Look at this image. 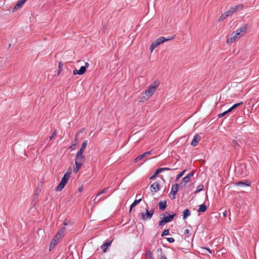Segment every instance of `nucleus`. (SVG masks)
Masks as SVG:
<instances>
[{
  "instance_id": "19",
  "label": "nucleus",
  "mask_w": 259,
  "mask_h": 259,
  "mask_svg": "<svg viewBox=\"0 0 259 259\" xmlns=\"http://www.w3.org/2000/svg\"><path fill=\"white\" fill-rule=\"evenodd\" d=\"M138 195H137L136 196V199L135 200V201L132 203V204L130 206V210H129V213H130L132 209L136 206L138 204H139L142 200V199L141 198H139L138 199H137L138 198Z\"/></svg>"
},
{
  "instance_id": "32",
  "label": "nucleus",
  "mask_w": 259,
  "mask_h": 259,
  "mask_svg": "<svg viewBox=\"0 0 259 259\" xmlns=\"http://www.w3.org/2000/svg\"><path fill=\"white\" fill-rule=\"evenodd\" d=\"M145 255L147 257V259H154L153 257V253L150 250L146 251Z\"/></svg>"
},
{
  "instance_id": "49",
  "label": "nucleus",
  "mask_w": 259,
  "mask_h": 259,
  "mask_svg": "<svg viewBox=\"0 0 259 259\" xmlns=\"http://www.w3.org/2000/svg\"><path fill=\"white\" fill-rule=\"evenodd\" d=\"M77 135H78V133H76V134L75 135V138H74V143H76V142L77 141Z\"/></svg>"
},
{
  "instance_id": "55",
  "label": "nucleus",
  "mask_w": 259,
  "mask_h": 259,
  "mask_svg": "<svg viewBox=\"0 0 259 259\" xmlns=\"http://www.w3.org/2000/svg\"><path fill=\"white\" fill-rule=\"evenodd\" d=\"M61 71H62L61 70L58 69V72H57V74L59 75L61 73Z\"/></svg>"
},
{
  "instance_id": "27",
  "label": "nucleus",
  "mask_w": 259,
  "mask_h": 259,
  "mask_svg": "<svg viewBox=\"0 0 259 259\" xmlns=\"http://www.w3.org/2000/svg\"><path fill=\"white\" fill-rule=\"evenodd\" d=\"M191 215V211L189 209H186L183 212V219H186L188 217Z\"/></svg>"
},
{
  "instance_id": "17",
  "label": "nucleus",
  "mask_w": 259,
  "mask_h": 259,
  "mask_svg": "<svg viewBox=\"0 0 259 259\" xmlns=\"http://www.w3.org/2000/svg\"><path fill=\"white\" fill-rule=\"evenodd\" d=\"M150 154H151V152L147 151V152H146L144 153L143 154H142L141 155H138L135 159V162H137L142 160V159H143L144 158L146 157L147 156H148V155H149Z\"/></svg>"
},
{
  "instance_id": "24",
  "label": "nucleus",
  "mask_w": 259,
  "mask_h": 259,
  "mask_svg": "<svg viewBox=\"0 0 259 259\" xmlns=\"http://www.w3.org/2000/svg\"><path fill=\"white\" fill-rule=\"evenodd\" d=\"M75 160H76L77 161H78V162H82L83 163L85 161V156L83 154L82 155H75Z\"/></svg>"
},
{
  "instance_id": "36",
  "label": "nucleus",
  "mask_w": 259,
  "mask_h": 259,
  "mask_svg": "<svg viewBox=\"0 0 259 259\" xmlns=\"http://www.w3.org/2000/svg\"><path fill=\"white\" fill-rule=\"evenodd\" d=\"M203 188H204V186L203 185L200 184V185H198L197 187L196 190L194 192V194H196V193L199 192L200 191H202V189H203Z\"/></svg>"
},
{
  "instance_id": "25",
  "label": "nucleus",
  "mask_w": 259,
  "mask_h": 259,
  "mask_svg": "<svg viewBox=\"0 0 259 259\" xmlns=\"http://www.w3.org/2000/svg\"><path fill=\"white\" fill-rule=\"evenodd\" d=\"M167 206L166 201H160L159 203V208L160 210L163 211Z\"/></svg>"
},
{
  "instance_id": "14",
  "label": "nucleus",
  "mask_w": 259,
  "mask_h": 259,
  "mask_svg": "<svg viewBox=\"0 0 259 259\" xmlns=\"http://www.w3.org/2000/svg\"><path fill=\"white\" fill-rule=\"evenodd\" d=\"M156 253L157 259H167L165 255L163 253L161 248H158Z\"/></svg>"
},
{
  "instance_id": "39",
  "label": "nucleus",
  "mask_w": 259,
  "mask_h": 259,
  "mask_svg": "<svg viewBox=\"0 0 259 259\" xmlns=\"http://www.w3.org/2000/svg\"><path fill=\"white\" fill-rule=\"evenodd\" d=\"M169 234V230L168 229L164 230L161 233V236L164 237L166 235H168Z\"/></svg>"
},
{
  "instance_id": "22",
  "label": "nucleus",
  "mask_w": 259,
  "mask_h": 259,
  "mask_svg": "<svg viewBox=\"0 0 259 259\" xmlns=\"http://www.w3.org/2000/svg\"><path fill=\"white\" fill-rule=\"evenodd\" d=\"M175 36V35L173 36L171 38H165L164 37L161 36V37H159V38H158L157 39H156V40L157 41H158V42L160 44H161V43H163L165 41H168V40H169L170 39L174 38Z\"/></svg>"
},
{
  "instance_id": "31",
  "label": "nucleus",
  "mask_w": 259,
  "mask_h": 259,
  "mask_svg": "<svg viewBox=\"0 0 259 259\" xmlns=\"http://www.w3.org/2000/svg\"><path fill=\"white\" fill-rule=\"evenodd\" d=\"M161 172L159 168H157L154 174L153 175H152L150 178V180H154L156 179V177L157 176V175L160 174Z\"/></svg>"
},
{
  "instance_id": "47",
  "label": "nucleus",
  "mask_w": 259,
  "mask_h": 259,
  "mask_svg": "<svg viewBox=\"0 0 259 259\" xmlns=\"http://www.w3.org/2000/svg\"><path fill=\"white\" fill-rule=\"evenodd\" d=\"M63 63H62V62L60 61L59 63L58 69H60V70H62V68H63Z\"/></svg>"
},
{
  "instance_id": "5",
  "label": "nucleus",
  "mask_w": 259,
  "mask_h": 259,
  "mask_svg": "<svg viewBox=\"0 0 259 259\" xmlns=\"http://www.w3.org/2000/svg\"><path fill=\"white\" fill-rule=\"evenodd\" d=\"M154 212L153 209L149 210L148 207H147L146 208V212H142L141 214L142 220L146 221L150 219L152 217Z\"/></svg>"
},
{
  "instance_id": "16",
  "label": "nucleus",
  "mask_w": 259,
  "mask_h": 259,
  "mask_svg": "<svg viewBox=\"0 0 259 259\" xmlns=\"http://www.w3.org/2000/svg\"><path fill=\"white\" fill-rule=\"evenodd\" d=\"M241 142L240 140H233L231 142V146L234 148L235 149L239 150V148L240 147V144Z\"/></svg>"
},
{
  "instance_id": "28",
  "label": "nucleus",
  "mask_w": 259,
  "mask_h": 259,
  "mask_svg": "<svg viewBox=\"0 0 259 259\" xmlns=\"http://www.w3.org/2000/svg\"><path fill=\"white\" fill-rule=\"evenodd\" d=\"M160 44L156 40H154L152 44L151 45V46L150 47V49L151 52H152L157 47H158Z\"/></svg>"
},
{
  "instance_id": "21",
  "label": "nucleus",
  "mask_w": 259,
  "mask_h": 259,
  "mask_svg": "<svg viewBox=\"0 0 259 259\" xmlns=\"http://www.w3.org/2000/svg\"><path fill=\"white\" fill-rule=\"evenodd\" d=\"M112 241H106L103 245H101V248L103 249L104 252L107 251L108 247L110 246Z\"/></svg>"
},
{
  "instance_id": "48",
  "label": "nucleus",
  "mask_w": 259,
  "mask_h": 259,
  "mask_svg": "<svg viewBox=\"0 0 259 259\" xmlns=\"http://www.w3.org/2000/svg\"><path fill=\"white\" fill-rule=\"evenodd\" d=\"M76 145V143H73L71 144V145L70 146L69 148L70 149H72V150H74L75 149V146Z\"/></svg>"
},
{
  "instance_id": "46",
  "label": "nucleus",
  "mask_w": 259,
  "mask_h": 259,
  "mask_svg": "<svg viewBox=\"0 0 259 259\" xmlns=\"http://www.w3.org/2000/svg\"><path fill=\"white\" fill-rule=\"evenodd\" d=\"M184 235H185L186 237H189L190 236L189 235V229H185L184 230Z\"/></svg>"
},
{
  "instance_id": "10",
  "label": "nucleus",
  "mask_w": 259,
  "mask_h": 259,
  "mask_svg": "<svg viewBox=\"0 0 259 259\" xmlns=\"http://www.w3.org/2000/svg\"><path fill=\"white\" fill-rule=\"evenodd\" d=\"M27 1V0H18L16 5L13 8L12 12H15L17 10L20 9Z\"/></svg>"
},
{
  "instance_id": "23",
  "label": "nucleus",
  "mask_w": 259,
  "mask_h": 259,
  "mask_svg": "<svg viewBox=\"0 0 259 259\" xmlns=\"http://www.w3.org/2000/svg\"><path fill=\"white\" fill-rule=\"evenodd\" d=\"M59 239L55 238L54 237L52 240L51 243H50V250H51L52 249H53L54 247H55L56 245L58 243Z\"/></svg>"
},
{
  "instance_id": "45",
  "label": "nucleus",
  "mask_w": 259,
  "mask_h": 259,
  "mask_svg": "<svg viewBox=\"0 0 259 259\" xmlns=\"http://www.w3.org/2000/svg\"><path fill=\"white\" fill-rule=\"evenodd\" d=\"M166 240L169 243H173L175 242V239L172 237L166 238Z\"/></svg>"
},
{
  "instance_id": "53",
  "label": "nucleus",
  "mask_w": 259,
  "mask_h": 259,
  "mask_svg": "<svg viewBox=\"0 0 259 259\" xmlns=\"http://www.w3.org/2000/svg\"><path fill=\"white\" fill-rule=\"evenodd\" d=\"M64 226H67L68 225V222L67 220H65L63 223Z\"/></svg>"
},
{
  "instance_id": "1",
  "label": "nucleus",
  "mask_w": 259,
  "mask_h": 259,
  "mask_svg": "<svg viewBox=\"0 0 259 259\" xmlns=\"http://www.w3.org/2000/svg\"><path fill=\"white\" fill-rule=\"evenodd\" d=\"M163 217L162 220L159 222V225L161 226H164L165 224L171 222L175 217L176 215V213H172L170 214L168 212L165 211L163 214Z\"/></svg>"
},
{
  "instance_id": "18",
  "label": "nucleus",
  "mask_w": 259,
  "mask_h": 259,
  "mask_svg": "<svg viewBox=\"0 0 259 259\" xmlns=\"http://www.w3.org/2000/svg\"><path fill=\"white\" fill-rule=\"evenodd\" d=\"M200 137L198 135L196 134L193 138L192 141H191V145L193 147H195L198 143V142L200 140Z\"/></svg>"
},
{
  "instance_id": "54",
  "label": "nucleus",
  "mask_w": 259,
  "mask_h": 259,
  "mask_svg": "<svg viewBox=\"0 0 259 259\" xmlns=\"http://www.w3.org/2000/svg\"><path fill=\"white\" fill-rule=\"evenodd\" d=\"M82 189H83L82 187H80L78 188V191L79 192H81L82 191Z\"/></svg>"
},
{
  "instance_id": "8",
  "label": "nucleus",
  "mask_w": 259,
  "mask_h": 259,
  "mask_svg": "<svg viewBox=\"0 0 259 259\" xmlns=\"http://www.w3.org/2000/svg\"><path fill=\"white\" fill-rule=\"evenodd\" d=\"M243 7L244 5L243 4H240L231 7L229 10L226 12L228 14V16H230L232 15L235 12L241 10Z\"/></svg>"
},
{
  "instance_id": "9",
  "label": "nucleus",
  "mask_w": 259,
  "mask_h": 259,
  "mask_svg": "<svg viewBox=\"0 0 259 259\" xmlns=\"http://www.w3.org/2000/svg\"><path fill=\"white\" fill-rule=\"evenodd\" d=\"M240 38V36L239 35V32H233L229 37L227 38L226 42L228 44L234 42L237 38Z\"/></svg>"
},
{
  "instance_id": "40",
  "label": "nucleus",
  "mask_w": 259,
  "mask_h": 259,
  "mask_svg": "<svg viewBox=\"0 0 259 259\" xmlns=\"http://www.w3.org/2000/svg\"><path fill=\"white\" fill-rule=\"evenodd\" d=\"M87 144H88V141L85 140L82 143L80 148H82V149H83L84 150L87 146Z\"/></svg>"
},
{
  "instance_id": "52",
  "label": "nucleus",
  "mask_w": 259,
  "mask_h": 259,
  "mask_svg": "<svg viewBox=\"0 0 259 259\" xmlns=\"http://www.w3.org/2000/svg\"><path fill=\"white\" fill-rule=\"evenodd\" d=\"M227 210H225L224 212H223V216L224 217H227Z\"/></svg>"
},
{
  "instance_id": "2",
  "label": "nucleus",
  "mask_w": 259,
  "mask_h": 259,
  "mask_svg": "<svg viewBox=\"0 0 259 259\" xmlns=\"http://www.w3.org/2000/svg\"><path fill=\"white\" fill-rule=\"evenodd\" d=\"M71 173V171H70V172H66L65 173L63 178L61 179V182H60L58 186L56 187V191H61L64 188L70 177V175Z\"/></svg>"
},
{
  "instance_id": "41",
  "label": "nucleus",
  "mask_w": 259,
  "mask_h": 259,
  "mask_svg": "<svg viewBox=\"0 0 259 259\" xmlns=\"http://www.w3.org/2000/svg\"><path fill=\"white\" fill-rule=\"evenodd\" d=\"M57 130L55 129L52 134V136L50 137V140H52L54 137L57 135Z\"/></svg>"
},
{
  "instance_id": "44",
  "label": "nucleus",
  "mask_w": 259,
  "mask_h": 259,
  "mask_svg": "<svg viewBox=\"0 0 259 259\" xmlns=\"http://www.w3.org/2000/svg\"><path fill=\"white\" fill-rule=\"evenodd\" d=\"M84 150L82 149V148H80V149L78 151V152H77V153L76 154V155H82L83 154V152H84Z\"/></svg>"
},
{
  "instance_id": "51",
  "label": "nucleus",
  "mask_w": 259,
  "mask_h": 259,
  "mask_svg": "<svg viewBox=\"0 0 259 259\" xmlns=\"http://www.w3.org/2000/svg\"><path fill=\"white\" fill-rule=\"evenodd\" d=\"M79 169H78L77 168H76L75 167L73 168V172L74 173H77L78 171H79Z\"/></svg>"
},
{
  "instance_id": "4",
  "label": "nucleus",
  "mask_w": 259,
  "mask_h": 259,
  "mask_svg": "<svg viewBox=\"0 0 259 259\" xmlns=\"http://www.w3.org/2000/svg\"><path fill=\"white\" fill-rule=\"evenodd\" d=\"M156 92V90H155L154 89H153V87H151L149 86L145 92V96H143L142 98L140 99L139 100L140 101L143 102L144 100H148L150 97H151L153 94Z\"/></svg>"
},
{
  "instance_id": "38",
  "label": "nucleus",
  "mask_w": 259,
  "mask_h": 259,
  "mask_svg": "<svg viewBox=\"0 0 259 259\" xmlns=\"http://www.w3.org/2000/svg\"><path fill=\"white\" fill-rule=\"evenodd\" d=\"M187 170V169H184L183 171H182V172H181L177 176V178L176 179V181H177L181 177H182L184 175V174L185 173V172Z\"/></svg>"
},
{
  "instance_id": "35",
  "label": "nucleus",
  "mask_w": 259,
  "mask_h": 259,
  "mask_svg": "<svg viewBox=\"0 0 259 259\" xmlns=\"http://www.w3.org/2000/svg\"><path fill=\"white\" fill-rule=\"evenodd\" d=\"M229 17L228 14H227L226 12H225L224 14H222L219 18V21H222L224 19H225L226 18Z\"/></svg>"
},
{
  "instance_id": "12",
  "label": "nucleus",
  "mask_w": 259,
  "mask_h": 259,
  "mask_svg": "<svg viewBox=\"0 0 259 259\" xmlns=\"http://www.w3.org/2000/svg\"><path fill=\"white\" fill-rule=\"evenodd\" d=\"M194 175V171L192 170L191 172H190L186 176L183 178L181 184H182L183 183H184L185 184L188 183L190 181L191 178L193 177Z\"/></svg>"
},
{
  "instance_id": "30",
  "label": "nucleus",
  "mask_w": 259,
  "mask_h": 259,
  "mask_svg": "<svg viewBox=\"0 0 259 259\" xmlns=\"http://www.w3.org/2000/svg\"><path fill=\"white\" fill-rule=\"evenodd\" d=\"M243 104V103L242 102H239V103H236L235 104H234L231 107H230L229 109V111H230L231 112L232 110H233L234 109H235V108H237L238 107H239V106L240 105H242Z\"/></svg>"
},
{
  "instance_id": "20",
  "label": "nucleus",
  "mask_w": 259,
  "mask_h": 259,
  "mask_svg": "<svg viewBox=\"0 0 259 259\" xmlns=\"http://www.w3.org/2000/svg\"><path fill=\"white\" fill-rule=\"evenodd\" d=\"M247 28V25H245L243 26L242 27H240L239 29H237L236 31V32H239V35L240 36H241L243 35V33L244 34L246 33Z\"/></svg>"
},
{
  "instance_id": "29",
  "label": "nucleus",
  "mask_w": 259,
  "mask_h": 259,
  "mask_svg": "<svg viewBox=\"0 0 259 259\" xmlns=\"http://www.w3.org/2000/svg\"><path fill=\"white\" fill-rule=\"evenodd\" d=\"M159 84L160 81L159 80H156L150 86L151 87H153V89H154L155 90H156Z\"/></svg>"
},
{
  "instance_id": "7",
  "label": "nucleus",
  "mask_w": 259,
  "mask_h": 259,
  "mask_svg": "<svg viewBox=\"0 0 259 259\" xmlns=\"http://www.w3.org/2000/svg\"><path fill=\"white\" fill-rule=\"evenodd\" d=\"M179 188V185L178 184L176 183L172 185L170 193L168 195L170 199L173 200L176 198V195L177 194Z\"/></svg>"
},
{
  "instance_id": "37",
  "label": "nucleus",
  "mask_w": 259,
  "mask_h": 259,
  "mask_svg": "<svg viewBox=\"0 0 259 259\" xmlns=\"http://www.w3.org/2000/svg\"><path fill=\"white\" fill-rule=\"evenodd\" d=\"M98 196H96L95 198L94 199V201L95 202V203H98L99 202H100V201L102 200H104L105 199H106L107 198V197H101L100 198L98 199Z\"/></svg>"
},
{
  "instance_id": "56",
  "label": "nucleus",
  "mask_w": 259,
  "mask_h": 259,
  "mask_svg": "<svg viewBox=\"0 0 259 259\" xmlns=\"http://www.w3.org/2000/svg\"><path fill=\"white\" fill-rule=\"evenodd\" d=\"M70 171H71V168H69L68 169V170L66 172H70Z\"/></svg>"
},
{
  "instance_id": "50",
  "label": "nucleus",
  "mask_w": 259,
  "mask_h": 259,
  "mask_svg": "<svg viewBox=\"0 0 259 259\" xmlns=\"http://www.w3.org/2000/svg\"><path fill=\"white\" fill-rule=\"evenodd\" d=\"M203 249H206V250H207V251H208L210 253H211V254L212 253V251H211V250L209 248H206V247H204V248H203Z\"/></svg>"
},
{
  "instance_id": "3",
  "label": "nucleus",
  "mask_w": 259,
  "mask_h": 259,
  "mask_svg": "<svg viewBox=\"0 0 259 259\" xmlns=\"http://www.w3.org/2000/svg\"><path fill=\"white\" fill-rule=\"evenodd\" d=\"M235 171L241 177H245L247 175L246 164L245 163H240L235 167Z\"/></svg>"
},
{
  "instance_id": "11",
  "label": "nucleus",
  "mask_w": 259,
  "mask_h": 259,
  "mask_svg": "<svg viewBox=\"0 0 259 259\" xmlns=\"http://www.w3.org/2000/svg\"><path fill=\"white\" fill-rule=\"evenodd\" d=\"M160 189V184L157 182H154L150 185V190L152 193H155Z\"/></svg>"
},
{
  "instance_id": "13",
  "label": "nucleus",
  "mask_w": 259,
  "mask_h": 259,
  "mask_svg": "<svg viewBox=\"0 0 259 259\" xmlns=\"http://www.w3.org/2000/svg\"><path fill=\"white\" fill-rule=\"evenodd\" d=\"M251 183L249 180H244L243 181H239L235 183L236 186L245 187L250 186Z\"/></svg>"
},
{
  "instance_id": "6",
  "label": "nucleus",
  "mask_w": 259,
  "mask_h": 259,
  "mask_svg": "<svg viewBox=\"0 0 259 259\" xmlns=\"http://www.w3.org/2000/svg\"><path fill=\"white\" fill-rule=\"evenodd\" d=\"M89 66V63L87 62L85 63L84 66H82L80 67L79 70L75 69L73 71V74L74 75H82L83 74L87 71V68Z\"/></svg>"
},
{
  "instance_id": "43",
  "label": "nucleus",
  "mask_w": 259,
  "mask_h": 259,
  "mask_svg": "<svg viewBox=\"0 0 259 259\" xmlns=\"http://www.w3.org/2000/svg\"><path fill=\"white\" fill-rule=\"evenodd\" d=\"M161 172L163 171H167V170H172L171 168H168V167H160L159 168Z\"/></svg>"
},
{
  "instance_id": "33",
  "label": "nucleus",
  "mask_w": 259,
  "mask_h": 259,
  "mask_svg": "<svg viewBox=\"0 0 259 259\" xmlns=\"http://www.w3.org/2000/svg\"><path fill=\"white\" fill-rule=\"evenodd\" d=\"M83 163L81 162L77 161L75 160V168H77L78 169H80L81 168Z\"/></svg>"
},
{
  "instance_id": "26",
  "label": "nucleus",
  "mask_w": 259,
  "mask_h": 259,
  "mask_svg": "<svg viewBox=\"0 0 259 259\" xmlns=\"http://www.w3.org/2000/svg\"><path fill=\"white\" fill-rule=\"evenodd\" d=\"M207 206L204 203L199 206L197 211L199 212H204L207 210Z\"/></svg>"
},
{
  "instance_id": "34",
  "label": "nucleus",
  "mask_w": 259,
  "mask_h": 259,
  "mask_svg": "<svg viewBox=\"0 0 259 259\" xmlns=\"http://www.w3.org/2000/svg\"><path fill=\"white\" fill-rule=\"evenodd\" d=\"M108 189H109L108 187H106V188H104L103 189H102V190H101L100 191H99L98 193V194H97V196H99L103 193H106L108 191Z\"/></svg>"
},
{
  "instance_id": "42",
  "label": "nucleus",
  "mask_w": 259,
  "mask_h": 259,
  "mask_svg": "<svg viewBox=\"0 0 259 259\" xmlns=\"http://www.w3.org/2000/svg\"><path fill=\"white\" fill-rule=\"evenodd\" d=\"M230 112V111H229V109L222 113H220L218 115V116L219 118H221V117H223V116H224L226 114H227V113Z\"/></svg>"
},
{
  "instance_id": "15",
  "label": "nucleus",
  "mask_w": 259,
  "mask_h": 259,
  "mask_svg": "<svg viewBox=\"0 0 259 259\" xmlns=\"http://www.w3.org/2000/svg\"><path fill=\"white\" fill-rule=\"evenodd\" d=\"M66 228H65V227H63L61 228V229L58 231V232H57V233L56 234V235L55 236V238H58V239H61L62 238L63 236H64V232Z\"/></svg>"
}]
</instances>
